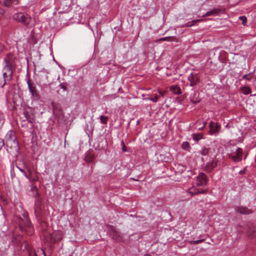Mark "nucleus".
<instances>
[{"mask_svg":"<svg viewBox=\"0 0 256 256\" xmlns=\"http://www.w3.org/2000/svg\"><path fill=\"white\" fill-rule=\"evenodd\" d=\"M6 145L10 148L17 150L18 148V142L14 131L10 130L6 133L5 136Z\"/></svg>","mask_w":256,"mask_h":256,"instance_id":"obj_1","label":"nucleus"},{"mask_svg":"<svg viewBox=\"0 0 256 256\" xmlns=\"http://www.w3.org/2000/svg\"><path fill=\"white\" fill-rule=\"evenodd\" d=\"M13 18L15 20L22 23L27 28H31V16L24 12H17L13 15Z\"/></svg>","mask_w":256,"mask_h":256,"instance_id":"obj_2","label":"nucleus"},{"mask_svg":"<svg viewBox=\"0 0 256 256\" xmlns=\"http://www.w3.org/2000/svg\"><path fill=\"white\" fill-rule=\"evenodd\" d=\"M14 70V69L4 64L2 72L4 82L2 85V88H3L5 84H7L12 79Z\"/></svg>","mask_w":256,"mask_h":256,"instance_id":"obj_3","label":"nucleus"},{"mask_svg":"<svg viewBox=\"0 0 256 256\" xmlns=\"http://www.w3.org/2000/svg\"><path fill=\"white\" fill-rule=\"evenodd\" d=\"M18 60L14 54L9 53L4 59V64L15 69Z\"/></svg>","mask_w":256,"mask_h":256,"instance_id":"obj_4","label":"nucleus"},{"mask_svg":"<svg viewBox=\"0 0 256 256\" xmlns=\"http://www.w3.org/2000/svg\"><path fill=\"white\" fill-rule=\"evenodd\" d=\"M188 80L190 82V86H194L200 82V76L199 74L191 73L188 76Z\"/></svg>","mask_w":256,"mask_h":256,"instance_id":"obj_5","label":"nucleus"},{"mask_svg":"<svg viewBox=\"0 0 256 256\" xmlns=\"http://www.w3.org/2000/svg\"><path fill=\"white\" fill-rule=\"evenodd\" d=\"M242 149L238 148L234 154H230L229 157L234 162H240L242 160Z\"/></svg>","mask_w":256,"mask_h":256,"instance_id":"obj_6","label":"nucleus"},{"mask_svg":"<svg viewBox=\"0 0 256 256\" xmlns=\"http://www.w3.org/2000/svg\"><path fill=\"white\" fill-rule=\"evenodd\" d=\"M208 181L206 176L204 173H200L196 178V186H206Z\"/></svg>","mask_w":256,"mask_h":256,"instance_id":"obj_7","label":"nucleus"},{"mask_svg":"<svg viewBox=\"0 0 256 256\" xmlns=\"http://www.w3.org/2000/svg\"><path fill=\"white\" fill-rule=\"evenodd\" d=\"M210 130V134H214L218 132L220 129V125L218 122H214L211 121L209 124Z\"/></svg>","mask_w":256,"mask_h":256,"instance_id":"obj_8","label":"nucleus"},{"mask_svg":"<svg viewBox=\"0 0 256 256\" xmlns=\"http://www.w3.org/2000/svg\"><path fill=\"white\" fill-rule=\"evenodd\" d=\"M51 242L56 243L62 238V234L60 232H54L50 235Z\"/></svg>","mask_w":256,"mask_h":256,"instance_id":"obj_9","label":"nucleus"},{"mask_svg":"<svg viewBox=\"0 0 256 256\" xmlns=\"http://www.w3.org/2000/svg\"><path fill=\"white\" fill-rule=\"evenodd\" d=\"M24 114L25 116L26 120H22V126L24 127V126H25L26 125V128H28V124H29L30 125V126H32V118L28 112L24 111Z\"/></svg>","mask_w":256,"mask_h":256,"instance_id":"obj_10","label":"nucleus"},{"mask_svg":"<svg viewBox=\"0 0 256 256\" xmlns=\"http://www.w3.org/2000/svg\"><path fill=\"white\" fill-rule=\"evenodd\" d=\"M208 192L207 190L198 189L194 187L189 188L188 192L191 195H194L200 194H206Z\"/></svg>","mask_w":256,"mask_h":256,"instance_id":"obj_11","label":"nucleus"},{"mask_svg":"<svg viewBox=\"0 0 256 256\" xmlns=\"http://www.w3.org/2000/svg\"><path fill=\"white\" fill-rule=\"evenodd\" d=\"M222 12H223V10L222 9L218 8H214L210 11L207 12L206 14L202 16V17L210 16H217L220 13Z\"/></svg>","mask_w":256,"mask_h":256,"instance_id":"obj_12","label":"nucleus"},{"mask_svg":"<svg viewBox=\"0 0 256 256\" xmlns=\"http://www.w3.org/2000/svg\"><path fill=\"white\" fill-rule=\"evenodd\" d=\"M236 212L243 214H250L252 211L246 207L240 206L236 208Z\"/></svg>","mask_w":256,"mask_h":256,"instance_id":"obj_13","label":"nucleus"},{"mask_svg":"<svg viewBox=\"0 0 256 256\" xmlns=\"http://www.w3.org/2000/svg\"><path fill=\"white\" fill-rule=\"evenodd\" d=\"M217 166L216 162L215 161H212L208 162L206 165V170L207 172H210Z\"/></svg>","mask_w":256,"mask_h":256,"instance_id":"obj_14","label":"nucleus"},{"mask_svg":"<svg viewBox=\"0 0 256 256\" xmlns=\"http://www.w3.org/2000/svg\"><path fill=\"white\" fill-rule=\"evenodd\" d=\"M110 227L112 228V230H113L114 234L112 235V238L116 240L120 241L122 239V237L119 234L118 232L116 231V230L114 228L113 226H110Z\"/></svg>","mask_w":256,"mask_h":256,"instance_id":"obj_15","label":"nucleus"},{"mask_svg":"<svg viewBox=\"0 0 256 256\" xmlns=\"http://www.w3.org/2000/svg\"><path fill=\"white\" fill-rule=\"evenodd\" d=\"M170 90L176 94H180L182 93L180 88L176 85L170 86Z\"/></svg>","mask_w":256,"mask_h":256,"instance_id":"obj_16","label":"nucleus"},{"mask_svg":"<svg viewBox=\"0 0 256 256\" xmlns=\"http://www.w3.org/2000/svg\"><path fill=\"white\" fill-rule=\"evenodd\" d=\"M176 40V38L174 36H166L159 38L156 40V42L160 41H168V42H173Z\"/></svg>","mask_w":256,"mask_h":256,"instance_id":"obj_17","label":"nucleus"},{"mask_svg":"<svg viewBox=\"0 0 256 256\" xmlns=\"http://www.w3.org/2000/svg\"><path fill=\"white\" fill-rule=\"evenodd\" d=\"M192 136L194 140L196 142H198L202 138V135L201 134H194Z\"/></svg>","mask_w":256,"mask_h":256,"instance_id":"obj_18","label":"nucleus"},{"mask_svg":"<svg viewBox=\"0 0 256 256\" xmlns=\"http://www.w3.org/2000/svg\"><path fill=\"white\" fill-rule=\"evenodd\" d=\"M202 20H200V19L196 20H193L191 22H187L186 24V26H188V27L192 26L196 24L197 22H200Z\"/></svg>","mask_w":256,"mask_h":256,"instance_id":"obj_19","label":"nucleus"},{"mask_svg":"<svg viewBox=\"0 0 256 256\" xmlns=\"http://www.w3.org/2000/svg\"><path fill=\"white\" fill-rule=\"evenodd\" d=\"M242 91L244 94L247 95L251 92V90L249 87L244 86L242 88Z\"/></svg>","mask_w":256,"mask_h":256,"instance_id":"obj_20","label":"nucleus"},{"mask_svg":"<svg viewBox=\"0 0 256 256\" xmlns=\"http://www.w3.org/2000/svg\"><path fill=\"white\" fill-rule=\"evenodd\" d=\"M0 3L2 4L5 6L8 7L12 4L11 0H0Z\"/></svg>","mask_w":256,"mask_h":256,"instance_id":"obj_21","label":"nucleus"},{"mask_svg":"<svg viewBox=\"0 0 256 256\" xmlns=\"http://www.w3.org/2000/svg\"><path fill=\"white\" fill-rule=\"evenodd\" d=\"M182 147L184 150H187L190 148V144L188 142H184L182 144Z\"/></svg>","mask_w":256,"mask_h":256,"instance_id":"obj_22","label":"nucleus"},{"mask_svg":"<svg viewBox=\"0 0 256 256\" xmlns=\"http://www.w3.org/2000/svg\"><path fill=\"white\" fill-rule=\"evenodd\" d=\"M209 148H204L202 151L200 152V154L202 156H206L208 154L209 152Z\"/></svg>","mask_w":256,"mask_h":256,"instance_id":"obj_23","label":"nucleus"},{"mask_svg":"<svg viewBox=\"0 0 256 256\" xmlns=\"http://www.w3.org/2000/svg\"><path fill=\"white\" fill-rule=\"evenodd\" d=\"M204 240V239H200V240H190L189 242V243L190 244H200V243L203 242Z\"/></svg>","mask_w":256,"mask_h":256,"instance_id":"obj_24","label":"nucleus"},{"mask_svg":"<svg viewBox=\"0 0 256 256\" xmlns=\"http://www.w3.org/2000/svg\"><path fill=\"white\" fill-rule=\"evenodd\" d=\"M120 146H122L123 152H130V150L126 148V146L123 140L121 141Z\"/></svg>","mask_w":256,"mask_h":256,"instance_id":"obj_25","label":"nucleus"},{"mask_svg":"<svg viewBox=\"0 0 256 256\" xmlns=\"http://www.w3.org/2000/svg\"><path fill=\"white\" fill-rule=\"evenodd\" d=\"M34 256H46L45 253L42 250H40L34 253Z\"/></svg>","mask_w":256,"mask_h":256,"instance_id":"obj_26","label":"nucleus"},{"mask_svg":"<svg viewBox=\"0 0 256 256\" xmlns=\"http://www.w3.org/2000/svg\"><path fill=\"white\" fill-rule=\"evenodd\" d=\"M252 78V73H249L247 74H245L242 76L243 79L246 80H250Z\"/></svg>","mask_w":256,"mask_h":256,"instance_id":"obj_27","label":"nucleus"},{"mask_svg":"<svg viewBox=\"0 0 256 256\" xmlns=\"http://www.w3.org/2000/svg\"><path fill=\"white\" fill-rule=\"evenodd\" d=\"M100 119L101 122L104 124H106L108 122V118L106 116H100Z\"/></svg>","mask_w":256,"mask_h":256,"instance_id":"obj_28","label":"nucleus"},{"mask_svg":"<svg viewBox=\"0 0 256 256\" xmlns=\"http://www.w3.org/2000/svg\"><path fill=\"white\" fill-rule=\"evenodd\" d=\"M159 98L160 96H158V94H156L154 98H148V99L152 101V102H156L158 101Z\"/></svg>","mask_w":256,"mask_h":256,"instance_id":"obj_29","label":"nucleus"},{"mask_svg":"<svg viewBox=\"0 0 256 256\" xmlns=\"http://www.w3.org/2000/svg\"><path fill=\"white\" fill-rule=\"evenodd\" d=\"M27 84H28V89L30 92H32V84L30 82V76L28 75V78L27 79Z\"/></svg>","mask_w":256,"mask_h":256,"instance_id":"obj_30","label":"nucleus"},{"mask_svg":"<svg viewBox=\"0 0 256 256\" xmlns=\"http://www.w3.org/2000/svg\"><path fill=\"white\" fill-rule=\"evenodd\" d=\"M239 18L242 20V24L244 26H245L246 24V23L247 22V18L245 16H240L239 17Z\"/></svg>","mask_w":256,"mask_h":256,"instance_id":"obj_31","label":"nucleus"},{"mask_svg":"<svg viewBox=\"0 0 256 256\" xmlns=\"http://www.w3.org/2000/svg\"><path fill=\"white\" fill-rule=\"evenodd\" d=\"M33 97L36 96L37 98H40V96L38 93L36 92L35 88L33 87Z\"/></svg>","mask_w":256,"mask_h":256,"instance_id":"obj_32","label":"nucleus"},{"mask_svg":"<svg viewBox=\"0 0 256 256\" xmlns=\"http://www.w3.org/2000/svg\"><path fill=\"white\" fill-rule=\"evenodd\" d=\"M60 87L63 89L64 90H66V86H65L64 84H60Z\"/></svg>","mask_w":256,"mask_h":256,"instance_id":"obj_33","label":"nucleus"},{"mask_svg":"<svg viewBox=\"0 0 256 256\" xmlns=\"http://www.w3.org/2000/svg\"><path fill=\"white\" fill-rule=\"evenodd\" d=\"M35 56L38 58V60H40V52H36V56Z\"/></svg>","mask_w":256,"mask_h":256,"instance_id":"obj_34","label":"nucleus"},{"mask_svg":"<svg viewBox=\"0 0 256 256\" xmlns=\"http://www.w3.org/2000/svg\"><path fill=\"white\" fill-rule=\"evenodd\" d=\"M4 49V46L0 44V52H2Z\"/></svg>","mask_w":256,"mask_h":256,"instance_id":"obj_35","label":"nucleus"},{"mask_svg":"<svg viewBox=\"0 0 256 256\" xmlns=\"http://www.w3.org/2000/svg\"><path fill=\"white\" fill-rule=\"evenodd\" d=\"M192 102L193 103H197V102H199V100H196V101H194L193 100H192Z\"/></svg>","mask_w":256,"mask_h":256,"instance_id":"obj_36","label":"nucleus"},{"mask_svg":"<svg viewBox=\"0 0 256 256\" xmlns=\"http://www.w3.org/2000/svg\"><path fill=\"white\" fill-rule=\"evenodd\" d=\"M159 93L160 94V95H161L162 96H163V94H164V93H163V92H159Z\"/></svg>","mask_w":256,"mask_h":256,"instance_id":"obj_37","label":"nucleus"},{"mask_svg":"<svg viewBox=\"0 0 256 256\" xmlns=\"http://www.w3.org/2000/svg\"><path fill=\"white\" fill-rule=\"evenodd\" d=\"M32 188H33V190H34V189H35L36 190H37V188L36 187H34V186L32 187Z\"/></svg>","mask_w":256,"mask_h":256,"instance_id":"obj_38","label":"nucleus"},{"mask_svg":"<svg viewBox=\"0 0 256 256\" xmlns=\"http://www.w3.org/2000/svg\"><path fill=\"white\" fill-rule=\"evenodd\" d=\"M246 156H247V154L245 156V157L244 158V160H246Z\"/></svg>","mask_w":256,"mask_h":256,"instance_id":"obj_39","label":"nucleus"}]
</instances>
